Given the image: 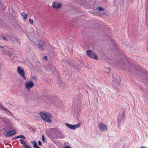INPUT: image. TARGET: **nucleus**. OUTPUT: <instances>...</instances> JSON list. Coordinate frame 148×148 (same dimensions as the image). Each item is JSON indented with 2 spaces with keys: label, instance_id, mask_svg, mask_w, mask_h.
<instances>
[{
  "label": "nucleus",
  "instance_id": "5701e85b",
  "mask_svg": "<svg viewBox=\"0 0 148 148\" xmlns=\"http://www.w3.org/2000/svg\"><path fill=\"white\" fill-rule=\"evenodd\" d=\"M64 148H70L69 147L67 146V147H65Z\"/></svg>",
  "mask_w": 148,
  "mask_h": 148
},
{
  "label": "nucleus",
  "instance_id": "473e14b6",
  "mask_svg": "<svg viewBox=\"0 0 148 148\" xmlns=\"http://www.w3.org/2000/svg\"><path fill=\"white\" fill-rule=\"evenodd\" d=\"M6 54V55H8V54H7V53Z\"/></svg>",
  "mask_w": 148,
  "mask_h": 148
},
{
  "label": "nucleus",
  "instance_id": "f257e3e1",
  "mask_svg": "<svg viewBox=\"0 0 148 148\" xmlns=\"http://www.w3.org/2000/svg\"><path fill=\"white\" fill-rule=\"evenodd\" d=\"M40 117L45 121L48 123H51L52 117L49 113L42 112L39 113Z\"/></svg>",
  "mask_w": 148,
  "mask_h": 148
},
{
  "label": "nucleus",
  "instance_id": "cd10ccee",
  "mask_svg": "<svg viewBox=\"0 0 148 148\" xmlns=\"http://www.w3.org/2000/svg\"><path fill=\"white\" fill-rule=\"evenodd\" d=\"M42 45H44V42L42 43Z\"/></svg>",
  "mask_w": 148,
  "mask_h": 148
},
{
  "label": "nucleus",
  "instance_id": "393cba45",
  "mask_svg": "<svg viewBox=\"0 0 148 148\" xmlns=\"http://www.w3.org/2000/svg\"><path fill=\"white\" fill-rule=\"evenodd\" d=\"M2 48H2V47H1V46H0V49H1H1H2Z\"/></svg>",
  "mask_w": 148,
  "mask_h": 148
},
{
  "label": "nucleus",
  "instance_id": "412c9836",
  "mask_svg": "<svg viewBox=\"0 0 148 148\" xmlns=\"http://www.w3.org/2000/svg\"><path fill=\"white\" fill-rule=\"evenodd\" d=\"M38 145L40 146H41L42 145V143L40 141H38Z\"/></svg>",
  "mask_w": 148,
  "mask_h": 148
},
{
  "label": "nucleus",
  "instance_id": "7c9ffc66",
  "mask_svg": "<svg viewBox=\"0 0 148 148\" xmlns=\"http://www.w3.org/2000/svg\"><path fill=\"white\" fill-rule=\"evenodd\" d=\"M116 80V79L115 78V80Z\"/></svg>",
  "mask_w": 148,
  "mask_h": 148
},
{
  "label": "nucleus",
  "instance_id": "b1692460",
  "mask_svg": "<svg viewBox=\"0 0 148 148\" xmlns=\"http://www.w3.org/2000/svg\"><path fill=\"white\" fill-rule=\"evenodd\" d=\"M3 40H6V38H5L3 37Z\"/></svg>",
  "mask_w": 148,
  "mask_h": 148
},
{
  "label": "nucleus",
  "instance_id": "423d86ee",
  "mask_svg": "<svg viewBox=\"0 0 148 148\" xmlns=\"http://www.w3.org/2000/svg\"><path fill=\"white\" fill-rule=\"evenodd\" d=\"M65 125L66 127L70 129L73 130L79 128L80 127L81 125L80 123H78L75 125H72L66 123H65Z\"/></svg>",
  "mask_w": 148,
  "mask_h": 148
},
{
  "label": "nucleus",
  "instance_id": "aec40b11",
  "mask_svg": "<svg viewBox=\"0 0 148 148\" xmlns=\"http://www.w3.org/2000/svg\"><path fill=\"white\" fill-rule=\"evenodd\" d=\"M29 23L31 24H32L33 23V21L32 19H30L29 21Z\"/></svg>",
  "mask_w": 148,
  "mask_h": 148
},
{
  "label": "nucleus",
  "instance_id": "0eeeda50",
  "mask_svg": "<svg viewBox=\"0 0 148 148\" xmlns=\"http://www.w3.org/2000/svg\"><path fill=\"white\" fill-rule=\"evenodd\" d=\"M62 4L60 3L54 2L52 4V6L54 8L57 10H60L62 7Z\"/></svg>",
  "mask_w": 148,
  "mask_h": 148
},
{
  "label": "nucleus",
  "instance_id": "39448f33",
  "mask_svg": "<svg viewBox=\"0 0 148 148\" xmlns=\"http://www.w3.org/2000/svg\"><path fill=\"white\" fill-rule=\"evenodd\" d=\"M99 130L102 132H106L108 130L107 126L104 123H99L98 125Z\"/></svg>",
  "mask_w": 148,
  "mask_h": 148
},
{
  "label": "nucleus",
  "instance_id": "2eb2a0df",
  "mask_svg": "<svg viewBox=\"0 0 148 148\" xmlns=\"http://www.w3.org/2000/svg\"><path fill=\"white\" fill-rule=\"evenodd\" d=\"M7 51L5 49H2V53L4 54H5L6 53V52H7Z\"/></svg>",
  "mask_w": 148,
  "mask_h": 148
},
{
  "label": "nucleus",
  "instance_id": "4468645a",
  "mask_svg": "<svg viewBox=\"0 0 148 148\" xmlns=\"http://www.w3.org/2000/svg\"><path fill=\"white\" fill-rule=\"evenodd\" d=\"M19 141L21 144L23 145V146L27 143L26 142H25L24 140L22 139H20Z\"/></svg>",
  "mask_w": 148,
  "mask_h": 148
},
{
  "label": "nucleus",
  "instance_id": "f03ea898",
  "mask_svg": "<svg viewBox=\"0 0 148 148\" xmlns=\"http://www.w3.org/2000/svg\"><path fill=\"white\" fill-rule=\"evenodd\" d=\"M17 72L19 75L25 80H26L24 70L21 66H18L17 68Z\"/></svg>",
  "mask_w": 148,
  "mask_h": 148
},
{
  "label": "nucleus",
  "instance_id": "4be33fe9",
  "mask_svg": "<svg viewBox=\"0 0 148 148\" xmlns=\"http://www.w3.org/2000/svg\"><path fill=\"white\" fill-rule=\"evenodd\" d=\"M44 59L45 60H47V58L46 56H45L44 57Z\"/></svg>",
  "mask_w": 148,
  "mask_h": 148
},
{
  "label": "nucleus",
  "instance_id": "2f4dec72",
  "mask_svg": "<svg viewBox=\"0 0 148 148\" xmlns=\"http://www.w3.org/2000/svg\"><path fill=\"white\" fill-rule=\"evenodd\" d=\"M6 54V55H8V54H7V53Z\"/></svg>",
  "mask_w": 148,
  "mask_h": 148
},
{
  "label": "nucleus",
  "instance_id": "c756f323",
  "mask_svg": "<svg viewBox=\"0 0 148 148\" xmlns=\"http://www.w3.org/2000/svg\"><path fill=\"white\" fill-rule=\"evenodd\" d=\"M63 137H60V138H63Z\"/></svg>",
  "mask_w": 148,
  "mask_h": 148
},
{
  "label": "nucleus",
  "instance_id": "a211bd4d",
  "mask_svg": "<svg viewBox=\"0 0 148 148\" xmlns=\"http://www.w3.org/2000/svg\"><path fill=\"white\" fill-rule=\"evenodd\" d=\"M32 79L34 81L37 82V79L35 76H32L31 77Z\"/></svg>",
  "mask_w": 148,
  "mask_h": 148
},
{
  "label": "nucleus",
  "instance_id": "7ed1b4c3",
  "mask_svg": "<svg viewBox=\"0 0 148 148\" xmlns=\"http://www.w3.org/2000/svg\"><path fill=\"white\" fill-rule=\"evenodd\" d=\"M86 53L87 55L90 58L96 60L98 59L97 55L92 50H88L86 51Z\"/></svg>",
  "mask_w": 148,
  "mask_h": 148
},
{
  "label": "nucleus",
  "instance_id": "1a4fd4ad",
  "mask_svg": "<svg viewBox=\"0 0 148 148\" xmlns=\"http://www.w3.org/2000/svg\"><path fill=\"white\" fill-rule=\"evenodd\" d=\"M21 15L23 16V17L24 20L26 19L27 16V14L24 12H23L21 13Z\"/></svg>",
  "mask_w": 148,
  "mask_h": 148
},
{
  "label": "nucleus",
  "instance_id": "c85d7f7f",
  "mask_svg": "<svg viewBox=\"0 0 148 148\" xmlns=\"http://www.w3.org/2000/svg\"><path fill=\"white\" fill-rule=\"evenodd\" d=\"M120 82V80H119L118 82H117L118 83H119V82Z\"/></svg>",
  "mask_w": 148,
  "mask_h": 148
},
{
  "label": "nucleus",
  "instance_id": "f8f14e48",
  "mask_svg": "<svg viewBox=\"0 0 148 148\" xmlns=\"http://www.w3.org/2000/svg\"><path fill=\"white\" fill-rule=\"evenodd\" d=\"M97 10H98L100 12H103L104 11V9L101 7H98L97 8Z\"/></svg>",
  "mask_w": 148,
  "mask_h": 148
},
{
  "label": "nucleus",
  "instance_id": "ddd939ff",
  "mask_svg": "<svg viewBox=\"0 0 148 148\" xmlns=\"http://www.w3.org/2000/svg\"><path fill=\"white\" fill-rule=\"evenodd\" d=\"M37 45L38 48L40 50H43L44 48L40 44H37Z\"/></svg>",
  "mask_w": 148,
  "mask_h": 148
},
{
  "label": "nucleus",
  "instance_id": "6ab92c4d",
  "mask_svg": "<svg viewBox=\"0 0 148 148\" xmlns=\"http://www.w3.org/2000/svg\"><path fill=\"white\" fill-rule=\"evenodd\" d=\"M42 140L44 143L45 142V138L43 135L42 136Z\"/></svg>",
  "mask_w": 148,
  "mask_h": 148
},
{
  "label": "nucleus",
  "instance_id": "6e6552de",
  "mask_svg": "<svg viewBox=\"0 0 148 148\" xmlns=\"http://www.w3.org/2000/svg\"><path fill=\"white\" fill-rule=\"evenodd\" d=\"M16 133V132L15 130H12L11 131H9L5 135V136L6 137L10 136L13 135L14 134Z\"/></svg>",
  "mask_w": 148,
  "mask_h": 148
},
{
  "label": "nucleus",
  "instance_id": "9b49d317",
  "mask_svg": "<svg viewBox=\"0 0 148 148\" xmlns=\"http://www.w3.org/2000/svg\"><path fill=\"white\" fill-rule=\"evenodd\" d=\"M22 138L24 139H26V137H25V136H24L22 135H20L18 136H17L15 137L14 138V139L18 138Z\"/></svg>",
  "mask_w": 148,
  "mask_h": 148
},
{
  "label": "nucleus",
  "instance_id": "20e7f679",
  "mask_svg": "<svg viewBox=\"0 0 148 148\" xmlns=\"http://www.w3.org/2000/svg\"><path fill=\"white\" fill-rule=\"evenodd\" d=\"M34 86V83L31 81L26 82L24 84V86L27 90H29Z\"/></svg>",
  "mask_w": 148,
  "mask_h": 148
},
{
  "label": "nucleus",
  "instance_id": "f3484780",
  "mask_svg": "<svg viewBox=\"0 0 148 148\" xmlns=\"http://www.w3.org/2000/svg\"><path fill=\"white\" fill-rule=\"evenodd\" d=\"M111 70V69L109 68H107L106 69V72H107L108 73H109L110 72Z\"/></svg>",
  "mask_w": 148,
  "mask_h": 148
},
{
  "label": "nucleus",
  "instance_id": "bb28decb",
  "mask_svg": "<svg viewBox=\"0 0 148 148\" xmlns=\"http://www.w3.org/2000/svg\"><path fill=\"white\" fill-rule=\"evenodd\" d=\"M140 148H145V147H140Z\"/></svg>",
  "mask_w": 148,
  "mask_h": 148
},
{
  "label": "nucleus",
  "instance_id": "9d476101",
  "mask_svg": "<svg viewBox=\"0 0 148 148\" xmlns=\"http://www.w3.org/2000/svg\"><path fill=\"white\" fill-rule=\"evenodd\" d=\"M31 143L33 144V146L34 148H36L38 146L37 143L36 141H32Z\"/></svg>",
  "mask_w": 148,
  "mask_h": 148
},
{
  "label": "nucleus",
  "instance_id": "dca6fc26",
  "mask_svg": "<svg viewBox=\"0 0 148 148\" xmlns=\"http://www.w3.org/2000/svg\"><path fill=\"white\" fill-rule=\"evenodd\" d=\"M24 146L25 147V148H31V146L28 145L27 143Z\"/></svg>",
  "mask_w": 148,
  "mask_h": 148
},
{
  "label": "nucleus",
  "instance_id": "a878e982",
  "mask_svg": "<svg viewBox=\"0 0 148 148\" xmlns=\"http://www.w3.org/2000/svg\"><path fill=\"white\" fill-rule=\"evenodd\" d=\"M36 148H40L39 147H38V146Z\"/></svg>",
  "mask_w": 148,
  "mask_h": 148
}]
</instances>
